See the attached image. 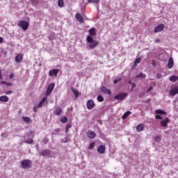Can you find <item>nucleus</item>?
Here are the masks:
<instances>
[{
	"instance_id": "nucleus-1",
	"label": "nucleus",
	"mask_w": 178,
	"mask_h": 178,
	"mask_svg": "<svg viewBox=\"0 0 178 178\" xmlns=\"http://www.w3.org/2000/svg\"><path fill=\"white\" fill-rule=\"evenodd\" d=\"M86 41L90 44V49H94V48H95L98 45V42L95 40L94 38H92V37H91L90 35L87 36Z\"/></svg>"
},
{
	"instance_id": "nucleus-2",
	"label": "nucleus",
	"mask_w": 178,
	"mask_h": 178,
	"mask_svg": "<svg viewBox=\"0 0 178 178\" xmlns=\"http://www.w3.org/2000/svg\"><path fill=\"white\" fill-rule=\"evenodd\" d=\"M33 165V162L30 160H24L21 163L22 169H30Z\"/></svg>"
},
{
	"instance_id": "nucleus-3",
	"label": "nucleus",
	"mask_w": 178,
	"mask_h": 178,
	"mask_svg": "<svg viewBox=\"0 0 178 178\" xmlns=\"http://www.w3.org/2000/svg\"><path fill=\"white\" fill-rule=\"evenodd\" d=\"M127 97V93H120L114 97V99L117 101H124Z\"/></svg>"
},
{
	"instance_id": "nucleus-4",
	"label": "nucleus",
	"mask_w": 178,
	"mask_h": 178,
	"mask_svg": "<svg viewBox=\"0 0 178 178\" xmlns=\"http://www.w3.org/2000/svg\"><path fill=\"white\" fill-rule=\"evenodd\" d=\"M18 26L21 27L24 30V31H26L29 29V22L26 21H20L18 23Z\"/></svg>"
},
{
	"instance_id": "nucleus-5",
	"label": "nucleus",
	"mask_w": 178,
	"mask_h": 178,
	"mask_svg": "<svg viewBox=\"0 0 178 178\" xmlns=\"http://www.w3.org/2000/svg\"><path fill=\"white\" fill-rule=\"evenodd\" d=\"M47 104H48V97H44L38 104V108H42V106H45Z\"/></svg>"
},
{
	"instance_id": "nucleus-6",
	"label": "nucleus",
	"mask_w": 178,
	"mask_h": 178,
	"mask_svg": "<svg viewBox=\"0 0 178 178\" xmlns=\"http://www.w3.org/2000/svg\"><path fill=\"white\" fill-rule=\"evenodd\" d=\"M39 155H41L42 156H47L48 158H51V150L44 149L42 152H39Z\"/></svg>"
},
{
	"instance_id": "nucleus-7",
	"label": "nucleus",
	"mask_w": 178,
	"mask_h": 178,
	"mask_svg": "<svg viewBox=\"0 0 178 178\" xmlns=\"http://www.w3.org/2000/svg\"><path fill=\"white\" fill-rule=\"evenodd\" d=\"M54 88H55V84L54 83H50L47 88V92H46V95L49 96L52 91H54Z\"/></svg>"
},
{
	"instance_id": "nucleus-8",
	"label": "nucleus",
	"mask_w": 178,
	"mask_h": 178,
	"mask_svg": "<svg viewBox=\"0 0 178 178\" xmlns=\"http://www.w3.org/2000/svg\"><path fill=\"white\" fill-rule=\"evenodd\" d=\"M86 106L88 109L91 111V109H92L94 106H95V103H94V101H92V99H90L87 102Z\"/></svg>"
},
{
	"instance_id": "nucleus-9",
	"label": "nucleus",
	"mask_w": 178,
	"mask_h": 178,
	"mask_svg": "<svg viewBox=\"0 0 178 178\" xmlns=\"http://www.w3.org/2000/svg\"><path fill=\"white\" fill-rule=\"evenodd\" d=\"M163 29H165V25L163 24H159L154 28V33H159V31H163Z\"/></svg>"
},
{
	"instance_id": "nucleus-10",
	"label": "nucleus",
	"mask_w": 178,
	"mask_h": 178,
	"mask_svg": "<svg viewBox=\"0 0 178 178\" xmlns=\"http://www.w3.org/2000/svg\"><path fill=\"white\" fill-rule=\"evenodd\" d=\"M58 73H59L58 69L51 70L49 72V76L50 77H52V76H58Z\"/></svg>"
},
{
	"instance_id": "nucleus-11",
	"label": "nucleus",
	"mask_w": 178,
	"mask_h": 178,
	"mask_svg": "<svg viewBox=\"0 0 178 178\" xmlns=\"http://www.w3.org/2000/svg\"><path fill=\"white\" fill-rule=\"evenodd\" d=\"M177 94H178V87L175 86L170 90V95H171V97H175Z\"/></svg>"
},
{
	"instance_id": "nucleus-12",
	"label": "nucleus",
	"mask_w": 178,
	"mask_h": 178,
	"mask_svg": "<svg viewBox=\"0 0 178 178\" xmlns=\"http://www.w3.org/2000/svg\"><path fill=\"white\" fill-rule=\"evenodd\" d=\"M75 17L76 19V20H78V22H79V23H84V19H83V16L81 15V14L80 13H76L75 15Z\"/></svg>"
},
{
	"instance_id": "nucleus-13",
	"label": "nucleus",
	"mask_w": 178,
	"mask_h": 178,
	"mask_svg": "<svg viewBox=\"0 0 178 178\" xmlns=\"http://www.w3.org/2000/svg\"><path fill=\"white\" fill-rule=\"evenodd\" d=\"M105 149H106L105 145H100V146L98 147V148H97V152H98L99 154H105Z\"/></svg>"
},
{
	"instance_id": "nucleus-14",
	"label": "nucleus",
	"mask_w": 178,
	"mask_h": 178,
	"mask_svg": "<svg viewBox=\"0 0 178 178\" xmlns=\"http://www.w3.org/2000/svg\"><path fill=\"white\" fill-rule=\"evenodd\" d=\"M102 92H104V94H108V95H111L112 94V91L106 88L105 86L102 87Z\"/></svg>"
},
{
	"instance_id": "nucleus-15",
	"label": "nucleus",
	"mask_w": 178,
	"mask_h": 178,
	"mask_svg": "<svg viewBox=\"0 0 178 178\" xmlns=\"http://www.w3.org/2000/svg\"><path fill=\"white\" fill-rule=\"evenodd\" d=\"M87 136L89 138H95V137H97V134L92 131H88L87 132Z\"/></svg>"
},
{
	"instance_id": "nucleus-16",
	"label": "nucleus",
	"mask_w": 178,
	"mask_h": 178,
	"mask_svg": "<svg viewBox=\"0 0 178 178\" xmlns=\"http://www.w3.org/2000/svg\"><path fill=\"white\" fill-rule=\"evenodd\" d=\"M160 123L162 127H168V123H169V118H166L164 120H161Z\"/></svg>"
},
{
	"instance_id": "nucleus-17",
	"label": "nucleus",
	"mask_w": 178,
	"mask_h": 178,
	"mask_svg": "<svg viewBox=\"0 0 178 178\" xmlns=\"http://www.w3.org/2000/svg\"><path fill=\"white\" fill-rule=\"evenodd\" d=\"M22 60H23V54H18L17 56H16L15 62H17V63H20V62H22Z\"/></svg>"
},
{
	"instance_id": "nucleus-18",
	"label": "nucleus",
	"mask_w": 178,
	"mask_h": 178,
	"mask_svg": "<svg viewBox=\"0 0 178 178\" xmlns=\"http://www.w3.org/2000/svg\"><path fill=\"white\" fill-rule=\"evenodd\" d=\"M175 64L174 61H173V58H170L168 63V69H172V67H173V65Z\"/></svg>"
},
{
	"instance_id": "nucleus-19",
	"label": "nucleus",
	"mask_w": 178,
	"mask_h": 178,
	"mask_svg": "<svg viewBox=\"0 0 178 178\" xmlns=\"http://www.w3.org/2000/svg\"><path fill=\"white\" fill-rule=\"evenodd\" d=\"M89 34L90 35H92L94 37V35H97V29L95 28H92L89 30Z\"/></svg>"
},
{
	"instance_id": "nucleus-20",
	"label": "nucleus",
	"mask_w": 178,
	"mask_h": 178,
	"mask_svg": "<svg viewBox=\"0 0 178 178\" xmlns=\"http://www.w3.org/2000/svg\"><path fill=\"white\" fill-rule=\"evenodd\" d=\"M0 101L1 102H8V101H9V97H8L6 95L1 96Z\"/></svg>"
},
{
	"instance_id": "nucleus-21",
	"label": "nucleus",
	"mask_w": 178,
	"mask_h": 178,
	"mask_svg": "<svg viewBox=\"0 0 178 178\" xmlns=\"http://www.w3.org/2000/svg\"><path fill=\"white\" fill-rule=\"evenodd\" d=\"M54 115H56V116H59L60 115H62V108L58 107L56 111L54 112Z\"/></svg>"
},
{
	"instance_id": "nucleus-22",
	"label": "nucleus",
	"mask_w": 178,
	"mask_h": 178,
	"mask_svg": "<svg viewBox=\"0 0 178 178\" xmlns=\"http://www.w3.org/2000/svg\"><path fill=\"white\" fill-rule=\"evenodd\" d=\"M137 131H143L144 130V125L143 124H140L136 127Z\"/></svg>"
},
{
	"instance_id": "nucleus-23",
	"label": "nucleus",
	"mask_w": 178,
	"mask_h": 178,
	"mask_svg": "<svg viewBox=\"0 0 178 178\" xmlns=\"http://www.w3.org/2000/svg\"><path fill=\"white\" fill-rule=\"evenodd\" d=\"M156 115H166L167 113L161 109L156 110Z\"/></svg>"
},
{
	"instance_id": "nucleus-24",
	"label": "nucleus",
	"mask_w": 178,
	"mask_h": 178,
	"mask_svg": "<svg viewBox=\"0 0 178 178\" xmlns=\"http://www.w3.org/2000/svg\"><path fill=\"white\" fill-rule=\"evenodd\" d=\"M22 120H24V122H25V123H31L32 120L31 118H30L29 117H22Z\"/></svg>"
},
{
	"instance_id": "nucleus-25",
	"label": "nucleus",
	"mask_w": 178,
	"mask_h": 178,
	"mask_svg": "<svg viewBox=\"0 0 178 178\" xmlns=\"http://www.w3.org/2000/svg\"><path fill=\"white\" fill-rule=\"evenodd\" d=\"M131 115V111H127L124 113V115L122 116V119H127V118H129Z\"/></svg>"
},
{
	"instance_id": "nucleus-26",
	"label": "nucleus",
	"mask_w": 178,
	"mask_h": 178,
	"mask_svg": "<svg viewBox=\"0 0 178 178\" xmlns=\"http://www.w3.org/2000/svg\"><path fill=\"white\" fill-rule=\"evenodd\" d=\"M58 6L59 8H63V6H65V3H63V0H58Z\"/></svg>"
},
{
	"instance_id": "nucleus-27",
	"label": "nucleus",
	"mask_w": 178,
	"mask_h": 178,
	"mask_svg": "<svg viewBox=\"0 0 178 178\" xmlns=\"http://www.w3.org/2000/svg\"><path fill=\"white\" fill-rule=\"evenodd\" d=\"M146 75L143 72H140L139 74L136 75L137 79H145Z\"/></svg>"
},
{
	"instance_id": "nucleus-28",
	"label": "nucleus",
	"mask_w": 178,
	"mask_h": 178,
	"mask_svg": "<svg viewBox=\"0 0 178 178\" xmlns=\"http://www.w3.org/2000/svg\"><path fill=\"white\" fill-rule=\"evenodd\" d=\"M170 81L175 83V81H177V80H178V76L173 75V76H170Z\"/></svg>"
},
{
	"instance_id": "nucleus-29",
	"label": "nucleus",
	"mask_w": 178,
	"mask_h": 178,
	"mask_svg": "<svg viewBox=\"0 0 178 178\" xmlns=\"http://www.w3.org/2000/svg\"><path fill=\"white\" fill-rule=\"evenodd\" d=\"M72 91L74 93V95H75V98H77L79 97V90H77L74 88H72Z\"/></svg>"
},
{
	"instance_id": "nucleus-30",
	"label": "nucleus",
	"mask_w": 178,
	"mask_h": 178,
	"mask_svg": "<svg viewBox=\"0 0 178 178\" xmlns=\"http://www.w3.org/2000/svg\"><path fill=\"white\" fill-rule=\"evenodd\" d=\"M154 141H156V143H160L161 142V136L156 135L154 137Z\"/></svg>"
},
{
	"instance_id": "nucleus-31",
	"label": "nucleus",
	"mask_w": 178,
	"mask_h": 178,
	"mask_svg": "<svg viewBox=\"0 0 178 178\" xmlns=\"http://www.w3.org/2000/svg\"><path fill=\"white\" fill-rule=\"evenodd\" d=\"M61 123H67V118L66 117H61L60 119Z\"/></svg>"
},
{
	"instance_id": "nucleus-32",
	"label": "nucleus",
	"mask_w": 178,
	"mask_h": 178,
	"mask_svg": "<svg viewBox=\"0 0 178 178\" xmlns=\"http://www.w3.org/2000/svg\"><path fill=\"white\" fill-rule=\"evenodd\" d=\"M28 138H34V132L29 131L28 134Z\"/></svg>"
},
{
	"instance_id": "nucleus-33",
	"label": "nucleus",
	"mask_w": 178,
	"mask_h": 178,
	"mask_svg": "<svg viewBox=\"0 0 178 178\" xmlns=\"http://www.w3.org/2000/svg\"><path fill=\"white\" fill-rule=\"evenodd\" d=\"M33 138H28V139L27 140H26V141H25V143H26V144H33Z\"/></svg>"
},
{
	"instance_id": "nucleus-34",
	"label": "nucleus",
	"mask_w": 178,
	"mask_h": 178,
	"mask_svg": "<svg viewBox=\"0 0 178 178\" xmlns=\"http://www.w3.org/2000/svg\"><path fill=\"white\" fill-rule=\"evenodd\" d=\"M97 101L99 102H104V97H102V95H98L97 96Z\"/></svg>"
},
{
	"instance_id": "nucleus-35",
	"label": "nucleus",
	"mask_w": 178,
	"mask_h": 178,
	"mask_svg": "<svg viewBox=\"0 0 178 178\" xmlns=\"http://www.w3.org/2000/svg\"><path fill=\"white\" fill-rule=\"evenodd\" d=\"M95 147V143L92 142L89 145L88 149H92Z\"/></svg>"
},
{
	"instance_id": "nucleus-36",
	"label": "nucleus",
	"mask_w": 178,
	"mask_h": 178,
	"mask_svg": "<svg viewBox=\"0 0 178 178\" xmlns=\"http://www.w3.org/2000/svg\"><path fill=\"white\" fill-rule=\"evenodd\" d=\"M120 81H122V78H117V79H114L113 83H114V84H116L117 83H119Z\"/></svg>"
},
{
	"instance_id": "nucleus-37",
	"label": "nucleus",
	"mask_w": 178,
	"mask_h": 178,
	"mask_svg": "<svg viewBox=\"0 0 178 178\" xmlns=\"http://www.w3.org/2000/svg\"><path fill=\"white\" fill-rule=\"evenodd\" d=\"M140 62H141V58H136L135 60V65L137 66V65H138V63H140Z\"/></svg>"
},
{
	"instance_id": "nucleus-38",
	"label": "nucleus",
	"mask_w": 178,
	"mask_h": 178,
	"mask_svg": "<svg viewBox=\"0 0 178 178\" xmlns=\"http://www.w3.org/2000/svg\"><path fill=\"white\" fill-rule=\"evenodd\" d=\"M70 127H72V125L71 124H68L66 127V129H65V134H67L69 133V129H70Z\"/></svg>"
},
{
	"instance_id": "nucleus-39",
	"label": "nucleus",
	"mask_w": 178,
	"mask_h": 178,
	"mask_svg": "<svg viewBox=\"0 0 178 178\" xmlns=\"http://www.w3.org/2000/svg\"><path fill=\"white\" fill-rule=\"evenodd\" d=\"M88 2L90 3L91 2H93L94 3H98L99 2V0H88Z\"/></svg>"
},
{
	"instance_id": "nucleus-40",
	"label": "nucleus",
	"mask_w": 178,
	"mask_h": 178,
	"mask_svg": "<svg viewBox=\"0 0 178 178\" xmlns=\"http://www.w3.org/2000/svg\"><path fill=\"white\" fill-rule=\"evenodd\" d=\"M31 3L33 5H37V3H38V0H31Z\"/></svg>"
},
{
	"instance_id": "nucleus-41",
	"label": "nucleus",
	"mask_w": 178,
	"mask_h": 178,
	"mask_svg": "<svg viewBox=\"0 0 178 178\" xmlns=\"http://www.w3.org/2000/svg\"><path fill=\"white\" fill-rule=\"evenodd\" d=\"M70 139L69 138H65L63 140V143H69Z\"/></svg>"
},
{
	"instance_id": "nucleus-42",
	"label": "nucleus",
	"mask_w": 178,
	"mask_h": 178,
	"mask_svg": "<svg viewBox=\"0 0 178 178\" xmlns=\"http://www.w3.org/2000/svg\"><path fill=\"white\" fill-rule=\"evenodd\" d=\"M55 133H57L58 134H59V133H60V129L57 128L54 130Z\"/></svg>"
},
{
	"instance_id": "nucleus-43",
	"label": "nucleus",
	"mask_w": 178,
	"mask_h": 178,
	"mask_svg": "<svg viewBox=\"0 0 178 178\" xmlns=\"http://www.w3.org/2000/svg\"><path fill=\"white\" fill-rule=\"evenodd\" d=\"M155 118L156 119L162 120V116H161L160 115H156Z\"/></svg>"
},
{
	"instance_id": "nucleus-44",
	"label": "nucleus",
	"mask_w": 178,
	"mask_h": 178,
	"mask_svg": "<svg viewBox=\"0 0 178 178\" xmlns=\"http://www.w3.org/2000/svg\"><path fill=\"white\" fill-rule=\"evenodd\" d=\"M152 66H154V67L156 66V63H155V60H152Z\"/></svg>"
},
{
	"instance_id": "nucleus-45",
	"label": "nucleus",
	"mask_w": 178,
	"mask_h": 178,
	"mask_svg": "<svg viewBox=\"0 0 178 178\" xmlns=\"http://www.w3.org/2000/svg\"><path fill=\"white\" fill-rule=\"evenodd\" d=\"M156 77H157V79H162V75L161 74H157Z\"/></svg>"
},
{
	"instance_id": "nucleus-46",
	"label": "nucleus",
	"mask_w": 178,
	"mask_h": 178,
	"mask_svg": "<svg viewBox=\"0 0 178 178\" xmlns=\"http://www.w3.org/2000/svg\"><path fill=\"white\" fill-rule=\"evenodd\" d=\"M13 91H12V90H9V91H7L6 92V94L7 95H9L10 94H13Z\"/></svg>"
},
{
	"instance_id": "nucleus-47",
	"label": "nucleus",
	"mask_w": 178,
	"mask_h": 178,
	"mask_svg": "<svg viewBox=\"0 0 178 178\" xmlns=\"http://www.w3.org/2000/svg\"><path fill=\"white\" fill-rule=\"evenodd\" d=\"M154 87L150 86L149 87L148 90H147V92H149V91H152L153 90Z\"/></svg>"
},
{
	"instance_id": "nucleus-48",
	"label": "nucleus",
	"mask_w": 178,
	"mask_h": 178,
	"mask_svg": "<svg viewBox=\"0 0 178 178\" xmlns=\"http://www.w3.org/2000/svg\"><path fill=\"white\" fill-rule=\"evenodd\" d=\"M2 42H3V38L0 37V44H2Z\"/></svg>"
},
{
	"instance_id": "nucleus-49",
	"label": "nucleus",
	"mask_w": 178,
	"mask_h": 178,
	"mask_svg": "<svg viewBox=\"0 0 178 178\" xmlns=\"http://www.w3.org/2000/svg\"><path fill=\"white\" fill-rule=\"evenodd\" d=\"M6 86H12V83H10V82H6Z\"/></svg>"
},
{
	"instance_id": "nucleus-50",
	"label": "nucleus",
	"mask_w": 178,
	"mask_h": 178,
	"mask_svg": "<svg viewBox=\"0 0 178 178\" xmlns=\"http://www.w3.org/2000/svg\"><path fill=\"white\" fill-rule=\"evenodd\" d=\"M43 142L45 143V144H47V143H48V138H44L43 140Z\"/></svg>"
},
{
	"instance_id": "nucleus-51",
	"label": "nucleus",
	"mask_w": 178,
	"mask_h": 178,
	"mask_svg": "<svg viewBox=\"0 0 178 178\" xmlns=\"http://www.w3.org/2000/svg\"><path fill=\"white\" fill-rule=\"evenodd\" d=\"M38 108V106L33 108L34 112H37V108Z\"/></svg>"
},
{
	"instance_id": "nucleus-52",
	"label": "nucleus",
	"mask_w": 178,
	"mask_h": 178,
	"mask_svg": "<svg viewBox=\"0 0 178 178\" xmlns=\"http://www.w3.org/2000/svg\"><path fill=\"white\" fill-rule=\"evenodd\" d=\"M13 77H15V76L13 75V74H11L10 75V79H13Z\"/></svg>"
},
{
	"instance_id": "nucleus-53",
	"label": "nucleus",
	"mask_w": 178,
	"mask_h": 178,
	"mask_svg": "<svg viewBox=\"0 0 178 178\" xmlns=\"http://www.w3.org/2000/svg\"><path fill=\"white\" fill-rule=\"evenodd\" d=\"M135 87H136V83H132L131 88H135Z\"/></svg>"
},
{
	"instance_id": "nucleus-54",
	"label": "nucleus",
	"mask_w": 178,
	"mask_h": 178,
	"mask_svg": "<svg viewBox=\"0 0 178 178\" xmlns=\"http://www.w3.org/2000/svg\"><path fill=\"white\" fill-rule=\"evenodd\" d=\"M129 84H134V83H132L131 81H128Z\"/></svg>"
},
{
	"instance_id": "nucleus-55",
	"label": "nucleus",
	"mask_w": 178,
	"mask_h": 178,
	"mask_svg": "<svg viewBox=\"0 0 178 178\" xmlns=\"http://www.w3.org/2000/svg\"><path fill=\"white\" fill-rule=\"evenodd\" d=\"M0 79H2V74L1 73V71H0Z\"/></svg>"
},
{
	"instance_id": "nucleus-56",
	"label": "nucleus",
	"mask_w": 178,
	"mask_h": 178,
	"mask_svg": "<svg viewBox=\"0 0 178 178\" xmlns=\"http://www.w3.org/2000/svg\"><path fill=\"white\" fill-rule=\"evenodd\" d=\"M1 84H6V81H1Z\"/></svg>"
},
{
	"instance_id": "nucleus-57",
	"label": "nucleus",
	"mask_w": 178,
	"mask_h": 178,
	"mask_svg": "<svg viewBox=\"0 0 178 178\" xmlns=\"http://www.w3.org/2000/svg\"><path fill=\"white\" fill-rule=\"evenodd\" d=\"M155 42H159V39H156Z\"/></svg>"
},
{
	"instance_id": "nucleus-58",
	"label": "nucleus",
	"mask_w": 178,
	"mask_h": 178,
	"mask_svg": "<svg viewBox=\"0 0 178 178\" xmlns=\"http://www.w3.org/2000/svg\"><path fill=\"white\" fill-rule=\"evenodd\" d=\"M131 91L133 92V88H131Z\"/></svg>"
}]
</instances>
